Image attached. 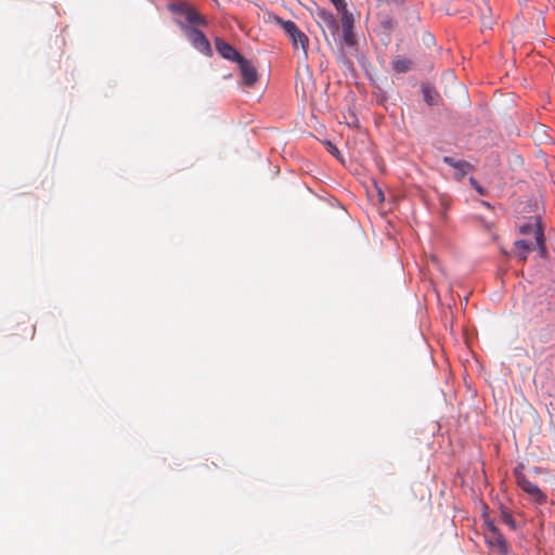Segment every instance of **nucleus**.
Listing matches in <instances>:
<instances>
[{
	"instance_id": "1",
	"label": "nucleus",
	"mask_w": 555,
	"mask_h": 555,
	"mask_svg": "<svg viewBox=\"0 0 555 555\" xmlns=\"http://www.w3.org/2000/svg\"><path fill=\"white\" fill-rule=\"evenodd\" d=\"M519 232L522 235L534 236V242H528L527 238L515 242V253L521 261H526L529 253L532 250H538L541 258L546 257L547 251L544 243V234L538 217H531L527 223L521 224Z\"/></svg>"
},
{
	"instance_id": "2",
	"label": "nucleus",
	"mask_w": 555,
	"mask_h": 555,
	"mask_svg": "<svg viewBox=\"0 0 555 555\" xmlns=\"http://www.w3.org/2000/svg\"><path fill=\"white\" fill-rule=\"evenodd\" d=\"M269 21L279 25L289 37L294 49H301L304 55L308 54L309 38L293 21H285L275 14L269 15Z\"/></svg>"
},
{
	"instance_id": "3",
	"label": "nucleus",
	"mask_w": 555,
	"mask_h": 555,
	"mask_svg": "<svg viewBox=\"0 0 555 555\" xmlns=\"http://www.w3.org/2000/svg\"><path fill=\"white\" fill-rule=\"evenodd\" d=\"M168 9L176 15L184 18L182 23L188 26H206L207 20L191 4L183 1L172 2L168 5Z\"/></svg>"
},
{
	"instance_id": "4",
	"label": "nucleus",
	"mask_w": 555,
	"mask_h": 555,
	"mask_svg": "<svg viewBox=\"0 0 555 555\" xmlns=\"http://www.w3.org/2000/svg\"><path fill=\"white\" fill-rule=\"evenodd\" d=\"M175 21L181 27L184 36L196 50L206 55H209L211 53L210 43L203 31H201L196 27L185 25L179 17H177Z\"/></svg>"
},
{
	"instance_id": "5",
	"label": "nucleus",
	"mask_w": 555,
	"mask_h": 555,
	"mask_svg": "<svg viewBox=\"0 0 555 555\" xmlns=\"http://www.w3.org/2000/svg\"><path fill=\"white\" fill-rule=\"evenodd\" d=\"M517 485L538 504L546 502V494L534 483H532L521 472V467H516L514 470Z\"/></svg>"
},
{
	"instance_id": "6",
	"label": "nucleus",
	"mask_w": 555,
	"mask_h": 555,
	"mask_svg": "<svg viewBox=\"0 0 555 555\" xmlns=\"http://www.w3.org/2000/svg\"><path fill=\"white\" fill-rule=\"evenodd\" d=\"M238 67L243 81L246 86L253 87L258 81L257 68L244 56L238 61Z\"/></svg>"
},
{
	"instance_id": "7",
	"label": "nucleus",
	"mask_w": 555,
	"mask_h": 555,
	"mask_svg": "<svg viewBox=\"0 0 555 555\" xmlns=\"http://www.w3.org/2000/svg\"><path fill=\"white\" fill-rule=\"evenodd\" d=\"M215 46L218 53L225 60L238 63L243 57L234 47L220 38H216Z\"/></svg>"
},
{
	"instance_id": "8",
	"label": "nucleus",
	"mask_w": 555,
	"mask_h": 555,
	"mask_svg": "<svg viewBox=\"0 0 555 555\" xmlns=\"http://www.w3.org/2000/svg\"><path fill=\"white\" fill-rule=\"evenodd\" d=\"M443 163L453 167L455 169L454 178L460 181L462 180L469 171L474 170V166L466 160H455L451 156H444Z\"/></svg>"
},
{
	"instance_id": "9",
	"label": "nucleus",
	"mask_w": 555,
	"mask_h": 555,
	"mask_svg": "<svg viewBox=\"0 0 555 555\" xmlns=\"http://www.w3.org/2000/svg\"><path fill=\"white\" fill-rule=\"evenodd\" d=\"M318 24L323 28L335 34L338 30V24L335 16L327 10H318L315 15Z\"/></svg>"
},
{
	"instance_id": "10",
	"label": "nucleus",
	"mask_w": 555,
	"mask_h": 555,
	"mask_svg": "<svg viewBox=\"0 0 555 555\" xmlns=\"http://www.w3.org/2000/svg\"><path fill=\"white\" fill-rule=\"evenodd\" d=\"M353 16L350 12H344L341 15V26L344 31V40L346 44L352 46L354 43V36H353Z\"/></svg>"
},
{
	"instance_id": "11",
	"label": "nucleus",
	"mask_w": 555,
	"mask_h": 555,
	"mask_svg": "<svg viewBox=\"0 0 555 555\" xmlns=\"http://www.w3.org/2000/svg\"><path fill=\"white\" fill-rule=\"evenodd\" d=\"M526 306L530 309L531 319L544 317L546 312H550V302L547 298L540 300L537 305L533 302L531 298L526 300Z\"/></svg>"
},
{
	"instance_id": "12",
	"label": "nucleus",
	"mask_w": 555,
	"mask_h": 555,
	"mask_svg": "<svg viewBox=\"0 0 555 555\" xmlns=\"http://www.w3.org/2000/svg\"><path fill=\"white\" fill-rule=\"evenodd\" d=\"M392 69L398 74H404L412 69L413 62L409 59L397 56L391 62Z\"/></svg>"
},
{
	"instance_id": "13",
	"label": "nucleus",
	"mask_w": 555,
	"mask_h": 555,
	"mask_svg": "<svg viewBox=\"0 0 555 555\" xmlns=\"http://www.w3.org/2000/svg\"><path fill=\"white\" fill-rule=\"evenodd\" d=\"M478 8L480 10V17H481L482 26L486 28H491L493 25V18L491 16V14L488 15V13H487V12H489V13L491 12L488 2L486 0H480L478 3Z\"/></svg>"
},
{
	"instance_id": "14",
	"label": "nucleus",
	"mask_w": 555,
	"mask_h": 555,
	"mask_svg": "<svg viewBox=\"0 0 555 555\" xmlns=\"http://www.w3.org/2000/svg\"><path fill=\"white\" fill-rule=\"evenodd\" d=\"M528 351L524 347L514 348L513 358L517 359V365L521 366L522 363L519 361L520 358H528Z\"/></svg>"
},
{
	"instance_id": "15",
	"label": "nucleus",
	"mask_w": 555,
	"mask_h": 555,
	"mask_svg": "<svg viewBox=\"0 0 555 555\" xmlns=\"http://www.w3.org/2000/svg\"><path fill=\"white\" fill-rule=\"evenodd\" d=\"M22 325H24V328H23L25 332L24 337L31 339L35 336V332H36L35 325L30 324L28 321L23 322Z\"/></svg>"
},
{
	"instance_id": "16",
	"label": "nucleus",
	"mask_w": 555,
	"mask_h": 555,
	"mask_svg": "<svg viewBox=\"0 0 555 555\" xmlns=\"http://www.w3.org/2000/svg\"><path fill=\"white\" fill-rule=\"evenodd\" d=\"M331 2L335 5L337 11L343 15L344 12H349L347 9V3L345 0H331Z\"/></svg>"
},
{
	"instance_id": "17",
	"label": "nucleus",
	"mask_w": 555,
	"mask_h": 555,
	"mask_svg": "<svg viewBox=\"0 0 555 555\" xmlns=\"http://www.w3.org/2000/svg\"><path fill=\"white\" fill-rule=\"evenodd\" d=\"M495 544L498 545V547L502 551V552H506L507 551V544H506V541L505 539L501 535V534H498L495 537Z\"/></svg>"
},
{
	"instance_id": "18",
	"label": "nucleus",
	"mask_w": 555,
	"mask_h": 555,
	"mask_svg": "<svg viewBox=\"0 0 555 555\" xmlns=\"http://www.w3.org/2000/svg\"><path fill=\"white\" fill-rule=\"evenodd\" d=\"M469 182L472 186L480 194L486 195L485 189L478 183V181L475 178H470Z\"/></svg>"
},
{
	"instance_id": "19",
	"label": "nucleus",
	"mask_w": 555,
	"mask_h": 555,
	"mask_svg": "<svg viewBox=\"0 0 555 555\" xmlns=\"http://www.w3.org/2000/svg\"><path fill=\"white\" fill-rule=\"evenodd\" d=\"M423 93H424V99L425 101L429 104V105H433L434 104V100L430 95V90L428 88H423Z\"/></svg>"
},
{
	"instance_id": "20",
	"label": "nucleus",
	"mask_w": 555,
	"mask_h": 555,
	"mask_svg": "<svg viewBox=\"0 0 555 555\" xmlns=\"http://www.w3.org/2000/svg\"><path fill=\"white\" fill-rule=\"evenodd\" d=\"M328 145H330V152L332 154H334V155L338 154V150L334 145H332L331 143H328Z\"/></svg>"
},
{
	"instance_id": "21",
	"label": "nucleus",
	"mask_w": 555,
	"mask_h": 555,
	"mask_svg": "<svg viewBox=\"0 0 555 555\" xmlns=\"http://www.w3.org/2000/svg\"><path fill=\"white\" fill-rule=\"evenodd\" d=\"M378 197H379V201L383 202L384 201V194L380 190H378Z\"/></svg>"
},
{
	"instance_id": "22",
	"label": "nucleus",
	"mask_w": 555,
	"mask_h": 555,
	"mask_svg": "<svg viewBox=\"0 0 555 555\" xmlns=\"http://www.w3.org/2000/svg\"><path fill=\"white\" fill-rule=\"evenodd\" d=\"M528 237H526L528 240V242H534V236L533 235H527Z\"/></svg>"
},
{
	"instance_id": "23",
	"label": "nucleus",
	"mask_w": 555,
	"mask_h": 555,
	"mask_svg": "<svg viewBox=\"0 0 555 555\" xmlns=\"http://www.w3.org/2000/svg\"><path fill=\"white\" fill-rule=\"evenodd\" d=\"M524 370H525L526 372H528V371L530 370V367H529L528 365H524Z\"/></svg>"
},
{
	"instance_id": "24",
	"label": "nucleus",
	"mask_w": 555,
	"mask_h": 555,
	"mask_svg": "<svg viewBox=\"0 0 555 555\" xmlns=\"http://www.w3.org/2000/svg\"><path fill=\"white\" fill-rule=\"evenodd\" d=\"M550 361H551V363H552L553 361H555V358H553V357H552V358H550Z\"/></svg>"
}]
</instances>
